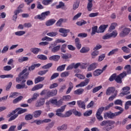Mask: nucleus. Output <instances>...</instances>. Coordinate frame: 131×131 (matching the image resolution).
Here are the masks:
<instances>
[{"label":"nucleus","mask_w":131,"mask_h":131,"mask_svg":"<svg viewBox=\"0 0 131 131\" xmlns=\"http://www.w3.org/2000/svg\"><path fill=\"white\" fill-rule=\"evenodd\" d=\"M65 6L64 3L60 2L58 5L56 6V9H63V7Z\"/></svg>","instance_id":"052dcab7"},{"label":"nucleus","mask_w":131,"mask_h":131,"mask_svg":"<svg viewBox=\"0 0 131 131\" xmlns=\"http://www.w3.org/2000/svg\"><path fill=\"white\" fill-rule=\"evenodd\" d=\"M8 51L9 46L7 45L3 48V50L1 51V53L2 54H6V53H7V52H8Z\"/></svg>","instance_id":"a19ab883"},{"label":"nucleus","mask_w":131,"mask_h":131,"mask_svg":"<svg viewBox=\"0 0 131 131\" xmlns=\"http://www.w3.org/2000/svg\"><path fill=\"white\" fill-rule=\"evenodd\" d=\"M38 59H40V60H47L48 59V57L46 55H38L37 56Z\"/></svg>","instance_id":"864d4df0"},{"label":"nucleus","mask_w":131,"mask_h":131,"mask_svg":"<svg viewBox=\"0 0 131 131\" xmlns=\"http://www.w3.org/2000/svg\"><path fill=\"white\" fill-rule=\"evenodd\" d=\"M53 66V63H48L43 67H42V68L43 69H49V68H51V67Z\"/></svg>","instance_id":"0e129e2a"},{"label":"nucleus","mask_w":131,"mask_h":131,"mask_svg":"<svg viewBox=\"0 0 131 131\" xmlns=\"http://www.w3.org/2000/svg\"><path fill=\"white\" fill-rule=\"evenodd\" d=\"M26 32L24 31H18L15 32V35L17 36H22V35H24Z\"/></svg>","instance_id":"c9c22d12"},{"label":"nucleus","mask_w":131,"mask_h":131,"mask_svg":"<svg viewBox=\"0 0 131 131\" xmlns=\"http://www.w3.org/2000/svg\"><path fill=\"white\" fill-rule=\"evenodd\" d=\"M75 46L78 50H80L81 48V44L80 43V41L79 40V38H76L75 40Z\"/></svg>","instance_id":"412c9836"},{"label":"nucleus","mask_w":131,"mask_h":131,"mask_svg":"<svg viewBox=\"0 0 131 131\" xmlns=\"http://www.w3.org/2000/svg\"><path fill=\"white\" fill-rule=\"evenodd\" d=\"M59 76V73H54L51 77V80H53V79H55V78H57Z\"/></svg>","instance_id":"774afa93"},{"label":"nucleus","mask_w":131,"mask_h":131,"mask_svg":"<svg viewBox=\"0 0 131 131\" xmlns=\"http://www.w3.org/2000/svg\"><path fill=\"white\" fill-rule=\"evenodd\" d=\"M103 111H104V106H101L97 110L96 114H102Z\"/></svg>","instance_id":"6e6d98bb"},{"label":"nucleus","mask_w":131,"mask_h":131,"mask_svg":"<svg viewBox=\"0 0 131 131\" xmlns=\"http://www.w3.org/2000/svg\"><path fill=\"white\" fill-rule=\"evenodd\" d=\"M27 69L26 68L22 71L21 73L18 75V77L16 78V82H20V81L25 80V79H27L28 78V75H29V73L27 72ZM27 72V73H26Z\"/></svg>","instance_id":"f03ea898"},{"label":"nucleus","mask_w":131,"mask_h":131,"mask_svg":"<svg viewBox=\"0 0 131 131\" xmlns=\"http://www.w3.org/2000/svg\"><path fill=\"white\" fill-rule=\"evenodd\" d=\"M119 50V49L118 48H116L115 49H113L108 53L107 56H112V55H114L115 54H116V53H117V52H118Z\"/></svg>","instance_id":"c756f323"},{"label":"nucleus","mask_w":131,"mask_h":131,"mask_svg":"<svg viewBox=\"0 0 131 131\" xmlns=\"http://www.w3.org/2000/svg\"><path fill=\"white\" fill-rule=\"evenodd\" d=\"M117 34L118 33L117 31H114L112 33H108L102 37L103 39H109V38H111V37L115 38L117 36Z\"/></svg>","instance_id":"39448f33"},{"label":"nucleus","mask_w":131,"mask_h":131,"mask_svg":"<svg viewBox=\"0 0 131 131\" xmlns=\"http://www.w3.org/2000/svg\"><path fill=\"white\" fill-rule=\"evenodd\" d=\"M96 33H98V26H95L92 28L91 35H95Z\"/></svg>","instance_id":"7c9ffc66"},{"label":"nucleus","mask_w":131,"mask_h":131,"mask_svg":"<svg viewBox=\"0 0 131 131\" xmlns=\"http://www.w3.org/2000/svg\"><path fill=\"white\" fill-rule=\"evenodd\" d=\"M33 118V115L32 114H28L25 116V120H31Z\"/></svg>","instance_id":"3c124183"},{"label":"nucleus","mask_w":131,"mask_h":131,"mask_svg":"<svg viewBox=\"0 0 131 131\" xmlns=\"http://www.w3.org/2000/svg\"><path fill=\"white\" fill-rule=\"evenodd\" d=\"M108 27V25H103L99 27L97 33H103L106 30V28Z\"/></svg>","instance_id":"4468645a"},{"label":"nucleus","mask_w":131,"mask_h":131,"mask_svg":"<svg viewBox=\"0 0 131 131\" xmlns=\"http://www.w3.org/2000/svg\"><path fill=\"white\" fill-rule=\"evenodd\" d=\"M22 99H23V96H19L16 98L13 101V104H16V103H18V102H20Z\"/></svg>","instance_id":"c03bdc74"},{"label":"nucleus","mask_w":131,"mask_h":131,"mask_svg":"<svg viewBox=\"0 0 131 131\" xmlns=\"http://www.w3.org/2000/svg\"><path fill=\"white\" fill-rule=\"evenodd\" d=\"M41 113H42V112L41 110H38L34 112L33 114L35 118H37V117H39L41 115Z\"/></svg>","instance_id":"4be33fe9"},{"label":"nucleus","mask_w":131,"mask_h":131,"mask_svg":"<svg viewBox=\"0 0 131 131\" xmlns=\"http://www.w3.org/2000/svg\"><path fill=\"white\" fill-rule=\"evenodd\" d=\"M47 35H48V36H50V37H55V36H57V35H58V32H52L47 33Z\"/></svg>","instance_id":"72a5a7b5"},{"label":"nucleus","mask_w":131,"mask_h":131,"mask_svg":"<svg viewBox=\"0 0 131 131\" xmlns=\"http://www.w3.org/2000/svg\"><path fill=\"white\" fill-rule=\"evenodd\" d=\"M122 78L119 75L116 76V75L115 80L116 82L118 83H121L122 82Z\"/></svg>","instance_id":"ea45409f"},{"label":"nucleus","mask_w":131,"mask_h":131,"mask_svg":"<svg viewBox=\"0 0 131 131\" xmlns=\"http://www.w3.org/2000/svg\"><path fill=\"white\" fill-rule=\"evenodd\" d=\"M58 93V91L57 90H52L51 91H49L47 92V97H49V98L51 97H55V96H57V94Z\"/></svg>","instance_id":"2eb2a0df"},{"label":"nucleus","mask_w":131,"mask_h":131,"mask_svg":"<svg viewBox=\"0 0 131 131\" xmlns=\"http://www.w3.org/2000/svg\"><path fill=\"white\" fill-rule=\"evenodd\" d=\"M97 67H98V63H93L89 66L88 68V71L95 70Z\"/></svg>","instance_id":"f3484780"},{"label":"nucleus","mask_w":131,"mask_h":131,"mask_svg":"<svg viewBox=\"0 0 131 131\" xmlns=\"http://www.w3.org/2000/svg\"><path fill=\"white\" fill-rule=\"evenodd\" d=\"M18 110H20V108H17L15 110L13 111L11 113H10L9 114H8V115L7 116V117L8 118H9V117H11L12 115H14V114L17 113Z\"/></svg>","instance_id":"4c0bfd02"},{"label":"nucleus","mask_w":131,"mask_h":131,"mask_svg":"<svg viewBox=\"0 0 131 131\" xmlns=\"http://www.w3.org/2000/svg\"><path fill=\"white\" fill-rule=\"evenodd\" d=\"M60 48L61 46L59 45L52 48V45H51L49 47V50H51V52H52V53H56V52H58V51L60 50Z\"/></svg>","instance_id":"6ab92c4d"},{"label":"nucleus","mask_w":131,"mask_h":131,"mask_svg":"<svg viewBox=\"0 0 131 131\" xmlns=\"http://www.w3.org/2000/svg\"><path fill=\"white\" fill-rule=\"evenodd\" d=\"M71 115H72V111L70 110L65 113L64 117H69Z\"/></svg>","instance_id":"338daca9"},{"label":"nucleus","mask_w":131,"mask_h":131,"mask_svg":"<svg viewBox=\"0 0 131 131\" xmlns=\"http://www.w3.org/2000/svg\"><path fill=\"white\" fill-rule=\"evenodd\" d=\"M93 3H88L87 9L89 12H91L93 10Z\"/></svg>","instance_id":"bf43d9fd"},{"label":"nucleus","mask_w":131,"mask_h":131,"mask_svg":"<svg viewBox=\"0 0 131 131\" xmlns=\"http://www.w3.org/2000/svg\"><path fill=\"white\" fill-rule=\"evenodd\" d=\"M43 5L45 6H48V5H50L51 3H53V0H44L42 1Z\"/></svg>","instance_id":"8fccbe9b"},{"label":"nucleus","mask_w":131,"mask_h":131,"mask_svg":"<svg viewBox=\"0 0 131 131\" xmlns=\"http://www.w3.org/2000/svg\"><path fill=\"white\" fill-rule=\"evenodd\" d=\"M65 67H66V64H62L61 66H59L57 68V71H59V72H62V71H64V70H65Z\"/></svg>","instance_id":"473e14b6"},{"label":"nucleus","mask_w":131,"mask_h":131,"mask_svg":"<svg viewBox=\"0 0 131 131\" xmlns=\"http://www.w3.org/2000/svg\"><path fill=\"white\" fill-rule=\"evenodd\" d=\"M89 51H90V48L89 47H83L80 50V52L81 53V54H85Z\"/></svg>","instance_id":"c85d7f7f"},{"label":"nucleus","mask_w":131,"mask_h":131,"mask_svg":"<svg viewBox=\"0 0 131 131\" xmlns=\"http://www.w3.org/2000/svg\"><path fill=\"white\" fill-rule=\"evenodd\" d=\"M101 115V114H96V117L99 121H102L103 120V116Z\"/></svg>","instance_id":"de8ad7c7"},{"label":"nucleus","mask_w":131,"mask_h":131,"mask_svg":"<svg viewBox=\"0 0 131 131\" xmlns=\"http://www.w3.org/2000/svg\"><path fill=\"white\" fill-rule=\"evenodd\" d=\"M115 93L117 94L118 91L113 86L108 87L106 91V96H110L112 94H114Z\"/></svg>","instance_id":"0eeeda50"},{"label":"nucleus","mask_w":131,"mask_h":131,"mask_svg":"<svg viewBox=\"0 0 131 131\" xmlns=\"http://www.w3.org/2000/svg\"><path fill=\"white\" fill-rule=\"evenodd\" d=\"M19 110H18L17 114H22L23 113H25V112H27V109H23L20 107H18Z\"/></svg>","instance_id":"09e8293b"},{"label":"nucleus","mask_w":131,"mask_h":131,"mask_svg":"<svg viewBox=\"0 0 131 131\" xmlns=\"http://www.w3.org/2000/svg\"><path fill=\"white\" fill-rule=\"evenodd\" d=\"M86 78L84 81L81 82L79 84L76 85V88H83L86 86L90 83V77H93V74L90 72L86 74Z\"/></svg>","instance_id":"7ed1b4c3"},{"label":"nucleus","mask_w":131,"mask_h":131,"mask_svg":"<svg viewBox=\"0 0 131 131\" xmlns=\"http://www.w3.org/2000/svg\"><path fill=\"white\" fill-rule=\"evenodd\" d=\"M114 124H115V122L113 120L103 121L100 123L101 126H104L103 128L104 131L111 130L112 128H114Z\"/></svg>","instance_id":"f257e3e1"},{"label":"nucleus","mask_w":131,"mask_h":131,"mask_svg":"<svg viewBox=\"0 0 131 131\" xmlns=\"http://www.w3.org/2000/svg\"><path fill=\"white\" fill-rule=\"evenodd\" d=\"M50 102L51 104H52L53 105H55V106H58V100L57 99H50Z\"/></svg>","instance_id":"a18cd8bd"},{"label":"nucleus","mask_w":131,"mask_h":131,"mask_svg":"<svg viewBox=\"0 0 131 131\" xmlns=\"http://www.w3.org/2000/svg\"><path fill=\"white\" fill-rule=\"evenodd\" d=\"M56 23V20L55 19H50V20L46 22V25L47 26H51L53 25V24H55Z\"/></svg>","instance_id":"f704fd0d"},{"label":"nucleus","mask_w":131,"mask_h":131,"mask_svg":"<svg viewBox=\"0 0 131 131\" xmlns=\"http://www.w3.org/2000/svg\"><path fill=\"white\" fill-rule=\"evenodd\" d=\"M41 51V49L40 48H34L31 49V52L33 53V54H34L35 55H37L39 52Z\"/></svg>","instance_id":"5701e85b"},{"label":"nucleus","mask_w":131,"mask_h":131,"mask_svg":"<svg viewBox=\"0 0 131 131\" xmlns=\"http://www.w3.org/2000/svg\"><path fill=\"white\" fill-rule=\"evenodd\" d=\"M66 42V41L65 40H63L62 39H57L54 43V45H55V46H56L57 45V43H64Z\"/></svg>","instance_id":"e433bc0d"},{"label":"nucleus","mask_w":131,"mask_h":131,"mask_svg":"<svg viewBox=\"0 0 131 131\" xmlns=\"http://www.w3.org/2000/svg\"><path fill=\"white\" fill-rule=\"evenodd\" d=\"M124 69L126 71V73L128 74H131V66L129 64L126 65Z\"/></svg>","instance_id":"bb28decb"},{"label":"nucleus","mask_w":131,"mask_h":131,"mask_svg":"<svg viewBox=\"0 0 131 131\" xmlns=\"http://www.w3.org/2000/svg\"><path fill=\"white\" fill-rule=\"evenodd\" d=\"M76 24L78 25V26H82V25L86 24V21L82 20L81 21H78L76 23Z\"/></svg>","instance_id":"4d7b16f0"},{"label":"nucleus","mask_w":131,"mask_h":131,"mask_svg":"<svg viewBox=\"0 0 131 131\" xmlns=\"http://www.w3.org/2000/svg\"><path fill=\"white\" fill-rule=\"evenodd\" d=\"M129 106H131V101H128L126 102L125 104V109L127 110L129 108Z\"/></svg>","instance_id":"680f3d73"},{"label":"nucleus","mask_w":131,"mask_h":131,"mask_svg":"<svg viewBox=\"0 0 131 131\" xmlns=\"http://www.w3.org/2000/svg\"><path fill=\"white\" fill-rule=\"evenodd\" d=\"M66 48H67V44H63L61 46V51L62 52V53H66Z\"/></svg>","instance_id":"5fc2aeb1"},{"label":"nucleus","mask_w":131,"mask_h":131,"mask_svg":"<svg viewBox=\"0 0 131 131\" xmlns=\"http://www.w3.org/2000/svg\"><path fill=\"white\" fill-rule=\"evenodd\" d=\"M103 117L104 119H113V118H114V117L113 116V113L111 112L104 113Z\"/></svg>","instance_id":"9b49d317"},{"label":"nucleus","mask_w":131,"mask_h":131,"mask_svg":"<svg viewBox=\"0 0 131 131\" xmlns=\"http://www.w3.org/2000/svg\"><path fill=\"white\" fill-rule=\"evenodd\" d=\"M92 114H93V111L89 110L85 112L83 114V115L86 117H88V116H91V115H92Z\"/></svg>","instance_id":"58836bf2"},{"label":"nucleus","mask_w":131,"mask_h":131,"mask_svg":"<svg viewBox=\"0 0 131 131\" xmlns=\"http://www.w3.org/2000/svg\"><path fill=\"white\" fill-rule=\"evenodd\" d=\"M68 126L67 124H63L61 126H59L57 127V130H66L67 129Z\"/></svg>","instance_id":"393cba45"},{"label":"nucleus","mask_w":131,"mask_h":131,"mask_svg":"<svg viewBox=\"0 0 131 131\" xmlns=\"http://www.w3.org/2000/svg\"><path fill=\"white\" fill-rule=\"evenodd\" d=\"M119 30H120V32L119 33L120 37H125V36H127L130 32V29L129 28L124 27V26H122L120 27Z\"/></svg>","instance_id":"20e7f679"},{"label":"nucleus","mask_w":131,"mask_h":131,"mask_svg":"<svg viewBox=\"0 0 131 131\" xmlns=\"http://www.w3.org/2000/svg\"><path fill=\"white\" fill-rule=\"evenodd\" d=\"M45 78H46L45 77L38 76L35 79V83H38V82H41V81H43Z\"/></svg>","instance_id":"cd10ccee"},{"label":"nucleus","mask_w":131,"mask_h":131,"mask_svg":"<svg viewBox=\"0 0 131 131\" xmlns=\"http://www.w3.org/2000/svg\"><path fill=\"white\" fill-rule=\"evenodd\" d=\"M66 21H67V19L65 18H60L59 19L58 21L56 23V25L57 26H61V25H62V23L63 22H66Z\"/></svg>","instance_id":"2f4dec72"},{"label":"nucleus","mask_w":131,"mask_h":131,"mask_svg":"<svg viewBox=\"0 0 131 131\" xmlns=\"http://www.w3.org/2000/svg\"><path fill=\"white\" fill-rule=\"evenodd\" d=\"M45 98H39L35 103L36 107H41V106H43L45 105Z\"/></svg>","instance_id":"1a4fd4ad"},{"label":"nucleus","mask_w":131,"mask_h":131,"mask_svg":"<svg viewBox=\"0 0 131 131\" xmlns=\"http://www.w3.org/2000/svg\"><path fill=\"white\" fill-rule=\"evenodd\" d=\"M54 39L53 38H51L48 36H45L43 38H42L41 40L44 41L45 40H46L47 41H53Z\"/></svg>","instance_id":"37998d69"},{"label":"nucleus","mask_w":131,"mask_h":131,"mask_svg":"<svg viewBox=\"0 0 131 131\" xmlns=\"http://www.w3.org/2000/svg\"><path fill=\"white\" fill-rule=\"evenodd\" d=\"M91 55L93 59H95L99 55V51L95 50L92 53Z\"/></svg>","instance_id":"79ce46f5"},{"label":"nucleus","mask_w":131,"mask_h":131,"mask_svg":"<svg viewBox=\"0 0 131 131\" xmlns=\"http://www.w3.org/2000/svg\"><path fill=\"white\" fill-rule=\"evenodd\" d=\"M84 92V89L82 88H80L74 91V95H82Z\"/></svg>","instance_id":"aec40b11"},{"label":"nucleus","mask_w":131,"mask_h":131,"mask_svg":"<svg viewBox=\"0 0 131 131\" xmlns=\"http://www.w3.org/2000/svg\"><path fill=\"white\" fill-rule=\"evenodd\" d=\"M59 32L61 34V36L63 37H66L67 36V33L70 32V30L66 29L64 28H60Z\"/></svg>","instance_id":"9d476101"},{"label":"nucleus","mask_w":131,"mask_h":131,"mask_svg":"<svg viewBox=\"0 0 131 131\" xmlns=\"http://www.w3.org/2000/svg\"><path fill=\"white\" fill-rule=\"evenodd\" d=\"M43 88V84H38L35 85L32 89V91L34 92L35 91H38V90H40Z\"/></svg>","instance_id":"a211bd4d"},{"label":"nucleus","mask_w":131,"mask_h":131,"mask_svg":"<svg viewBox=\"0 0 131 131\" xmlns=\"http://www.w3.org/2000/svg\"><path fill=\"white\" fill-rule=\"evenodd\" d=\"M60 59V56L59 55H53L49 57L50 61H59Z\"/></svg>","instance_id":"a878e982"},{"label":"nucleus","mask_w":131,"mask_h":131,"mask_svg":"<svg viewBox=\"0 0 131 131\" xmlns=\"http://www.w3.org/2000/svg\"><path fill=\"white\" fill-rule=\"evenodd\" d=\"M77 104L79 108H81L84 110H85V103L84 101H82V100H78L77 101Z\"/></svg>","instance_id":"dca6fc26"},{"label":"nucleus","mask_w":131,"mask_h":131,"mask_svg":"<svg viewBox=\"0 0 131 131\" xmlns=\"http://www.w3.org/2000/svg\"><path fill=\"white\" fill-rule=\"evenodd\" d=\"M69 72L65 71L61 73L60 76L61 77H67V76H69Z\"/></svg>","instance_id":"49530a36"},{"label":"nucleus","mask_w":131,"mask_h":131,"mask_svg":"<svg viewBox=\"0 0 131 131\" xmlns=\"http://www.w3.org/2000/svg\"><path fill=\"white\" fill-rule=\"evenodd\" d=\"M103 73V71L101 69H97L93 72L94 76H99V75H101V74Z\"/></svg>","instance_id":"b1692460"},{"label":"nucleus","mask_w":131,"mask_h":131,"mask_svg":"<svg viewBox=\"0 0 131 131\" xmlns=\"http://www.w3.org/2000/svg\"><path fill=\"white\" fill-rule=\"evenodd\" d=\"M71 99V96L70 95H65L62 97V99L63 101H69Z\"/></svg>","instance_id":"69168bd1"},{"label":"nucleus","mask_w":131,"mask_h":131,"mask_svg":"<svg viewBox=\"0 0 131 131\" xmlns=\"http://www.w3.org/2000/svg\"><path fill=\"white\" fill-rule=\"evenodd\" d=\"M26 82V80H23L22 81V84H18L16 85V89L17 90H21L23 89H27L28 86L25 84V83Z\"/></svg>","instance_id":"f8f14e48"},{"label":"nucleus","mask_w":131,"mask_h":131,"mask_svg":"<svg viewBox=\"0 0 131 131\" xmlns=\"http://www.w3.org/2000/svg\"><path fill=\"white\" fill-rule=\"evenodd\" d=\"M3 70L4 71H10L12 70V67L11 66H6L3 67Z\"/></svg>","instance_id":"13d9d810"},{"label":"nucleus","mask_w":131,"mask_h":131,"mask_svg":"<svg viewBox=\"0 0 131 131\" xmlns=\"http://www.w3.org/2000/svg\"><path fill=\"white\" fill-rule=\"evenodd\" d=\"M51 12L50 11H46L45 12H43L41 14V15H38L34 17V19H39V20H45L49 16V15L50 14Z\"/></svg>","instance_id":"423d86ee"},{"label":"nucleus","mask_w":131,"mask_h":131,"mask_svg":"<svg viewBox=\"0 0 131 131\" xmlns=\"http://www.w3.org/2000/svg\"><path fill=\"white\" fill-rule=\"evenodd\" d=\"M102 85H99L97 87H95L93 90V93L95 94V93H97V92H99L101 89H102Z\"/></svg>","instance_id":"603ef678"},{"label":"nucleus","mask_w":131,"mask_h":131,"mask_svg":"<svg viewBox=\"0 0 131 131\" xmlns=\"http://www.w3.org/2000/svg\"><path fill=\"white\" fill-rule=\"evenodd\" d=\"M66 105L62 106L60 108L56 110V115L59 117H64V115L62 114V112H64L65 108H66Z\"/></svg>","instance_id":"6e6552de"},{"label":"nucleus","mask_w":131,"mask_h":131,"mask_svg":"<svg viewBox=\"0 0 131 131\" xmlns=\"http://www.w3.org/2000/svg\"><path fill=\"white\" fill-rule=\"evenodd\" d=\"M129 90H130V88L129 86H126L122 88L123 93H120V95H127L128 94H130V92H129Z\"/></svg>","instance_id":"ddd939ff"},{"label":"nucleus","mask_w":131,"mask_h":131,"mask_svg":"<svg viewBox=\"0 0 131 131\" xmlns=\"http://www.w3.org/2000/svg\"><path fill=\"white\" fill-rule=\"evenodd\" d=\"M114 104L115 105H120V106H122V101L120 99H117L114 101Z\"/></svg>","instance_id":"e2e57ef3"}]
</instances>
